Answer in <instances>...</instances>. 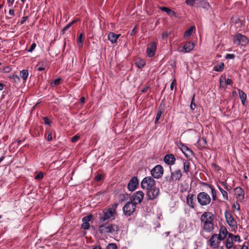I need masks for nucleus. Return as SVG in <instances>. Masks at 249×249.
<instances>
[{
  "label": "nucleus",
  "mask_w": 249,
  "mask_h": 249,
  "mask_svg": "<svg viewBox=\"0 0 249 249\" xmlns=\"http://www.w3.org/2000/svg\"><path fill=\"white\" fill-rule=\"evenodd\" d=\"M214 215L209 212L204 213L200 217V220L203 225V229L207 232L212 231L214 229L213 221Z\"/></svg>",
  "instance_id": "obj_1"
},
{
  "label": "nucleus",
  "mask_w": 249,
  "mask_h": 249,
  "mask_svg": "<svg viewBox=\"0 0 249 249\" xmlns=\"http://www.w3.org/2000/svg\"><path fill=\"white\" fill-rule=\"evenodd\" d=\"M118 206V204L115 203L104 209L102 213L100 215V222H103L108 219L114 220L117 215L116 209Z\"/></svg>",
  "instance_id": "obj_2"
},
{
  "label": "nucleus",
  "mask_w": 249,
  "mask_h": 249,
  "mask_svg": "<svg viewBox=\"0 0 249 249\" xmlns=\"http://www.w3.org/2000/svg\"><path fill=\"white\" fill-rule=\"evenodd\" d=\"M119 230L120 229L118 225L109 223L100 225L98 228V231L101 234L116 235L118 234Z\"/></svg>",
  "instance_id": "obj_3"
},
{
  "label": "nucleus",
  "mask_w": 249,
  "mask_h": 249,
  "mask_svg": "<svg viewBox=\"0 0 249 249\" xmlns=\"http://www.w3.org/2000/svg\"><path fill=\"white\" fill-rule=\"evenodd\" d=\"M226 222L231 229V231H236L237 229V222L234 219L231 213L226 210L224 213Z\"/></svg>",
  "instance_id": "obj_4"
},
{
  "label": "nucleus",
  "mask_w": 249,
  "mask_h": 249,
  "mask_svg": "<svg viewBox=\"0 0 249 249\" xmlns=\"http://www.w3.org/2000/svg\"><path fill=\"white\" fill-rule=\"evenodd\" d=\"M198 203L202 206H206L211 202L210 196L204 192L199 193L197 196Z\"/></svg>",
  "instance_id": "obj_5"
},
{
  "label": "nucleus",
  "mask_w": 249,
  "mask_h": 249,
  "mask_svg": "<svg viewBox=\"0 0 249 249\" xmlns=\"http://www.w3.org/2000/svg\"><path fill=\"white\" fill-rule=\"evenodd\" d=\"M233 42L237 45L244 46L249 43V39L245 36L238 33L233 36Z\"/></svg>",
  "instance_id": "obj_6"
},
{
  "label": "nucleus",
  "mask_w": 249,
  "mask_h": 249,
  "mask_svg": "<svg viewBox=\"0 0 249 249\" xmlns=\"http://www.w3.org/2000/svg\"><path fill=\"white\" fill-rule=\"evenodd\" d=\"M136 205L131 201L127 202L123 208L124 214L126 216L131 215L135 211Z\"/></svg>",
  "instance_id": "obj_7"
},
{
  "label": "nucleus",
  "mask_w": 249,
  "mask_h": 249,
  "mask_svg": "<svg viewBox=\"0 0 249 249\" xmlns=\"http://www.w3.org/2000/svg\"><path fill=\"white\" fill-rule=\"evenodd\" d=\"M146 190V196L149 200L156 199L160 195V190L155 185Z\"/></svg>",
  "instance_id": "obj_8"
},
{
  "label": "nucleus",
  "mask_w": 249,
  "mask_h": 249,
  "mask_svg": "<svg viewBox=\"0 0 249 249\" xmlns=\"http://www.w3.org/2000/svg\"><path fill=\"white\" fill-rule=\"evenodd\" d=\"M141 187L143 189H147L155 185V181L151 177H145L141 182Z\"/></svg>",
  "instance_id": "obj_9"
},
{
  "label": "nucleus",
  "mask_w": 249,
  "mask_h": 249,
  "mask_svg": "<svg viewBox=\"0 0 249 249\" xmlns=\"http://www.w3.org/2000/svg\"><path fill=\"white\" fill-rule=\"evenodd\" d=\"M152 177L155 178H160L163 174V168L160 165H157L151 171Z\"/></svg>",
  "instance_id": "obj_10"
},
{
  "label": "nucleus",
  "mask_w": 249,
  "mask_h": 249,
  "mask_svg": "<svg viewBox=\"0 0 249 249\" xmlns=\"http://www.w3.org/2000/svg\"><path fill=\"white\" fill-rule=\"evenodd\" d=\"M144 193L141 191L134 193L131 196V201L135 204L141 203L144 197Z\"/></svg>",
  "instance_id": "obj_11"
},
{
  "label": "nucleus",
  "mask_w": 249,
  "mask_h": 249,
  "mask_svg": "<svg viewBox=\"0 0 249 249\" xmlns=\"http://www.w3.org/2000/svg\"><path fill=\"white\" fill-rule=\"evenodd\" d=\"M182 174L180 169H177L171 173V176L168 178L166 177V179L170 182L173 181H178L182 177Z\"/></svg>",
  "instance_id": "obj_12"
},
{
  "label": "nucleus",
  "mask_w": 249,
  "mask_h": 249,
  "mask_svg": "<svg viewBox=\"0 0 249 249\" xmlns=\"http://www.w3.org/2000/svg\"><path fill=\"white\" fill-rule=\"evenodd\" d=\"M234 196L237 201L243 202L245 198V191L241 187H237L234 189Z\"/></svg>",
  "instance_id": "obj_13"
},
{
  "label": "nucleus",
  "mask_w": 249,
  "mask_h": 249,
  "mask_svg": "<svg viewBox=\"0 0 249 249\" xmlns=\"http://www.w3.org/2000/svg\"><path fill=\"white\" fill-rule=\"evenodd\" d=\"M178 147L187 158L194 156V153L193 151L182 142L179 143Z\"/></svg>",
  "instance_id": "obj_14"
},
{
  "label": "nucleus",
  "mask_w": 249,
  "mask_h": 249,
  "mask_svg": "<svg viewBox=\"0 0 249 249\" xmlns=\"http://www.w3.org/2000/svg\"><path fill=\"white\" fill-rule=\"evenodd\" d=\"M219 237L217 234H213L209 240L210 247L215 248L216 246H218L217 245L219 244L220 241L222 240Z\"/></svg>",
  "instance_id": "obj_15"
},
{
  "label": "nucleus",
  "mask_w": 249,
  "mask_h": 249,
  "mask_svg": "<svg viewBox=\"0 0 249 249\" xmlns=\"http://www.w3.org/2000/svg\"><path fill=\"white\" fill-rule=\"evenodd\" d=\"M194 47L193 42H189L186 43L183 47H179L178 50L179 52L184 53L190 52Z\"/></svg>",
  "instance_id": "obj_16"
},
{
  "label": "nucleus",
  "mask_w": 249,
  "mask_h": 249,
  "mask_svg": "<svg viewBox=\"0 0 249 249\" xmlns=\"http://www.w3.org/2000/svg\"><path fill=\"white\" fill-rule=\"evenodd\" d=\"M139 181L137 177H133L127 185V189L130 191H133L137 186Z\"/></svg>",
  "instance_id": "obj_17"
},
{
  "label": "nucleus",
  "mask_w": 249,
  "mask_h": 249,
  "mask_svg": "<svg viewBox=\"0 0 249 249\" xmlns=\"http://www.w3.org/2000/svg\"><path fill=\"white\" fill-rule=\"evenodd\" d=\"M176 159L172 154H166L164 157V161L168 165H173L175 163Z\"/></svg>",
  "instance_id": "obj_18"
},
{
  "label": "nucleus",
  "mask_w": 249,
  "mask_h": 249,
  "mask_svg": "<svg viewBox=\"0 0 249 249\" xmlns=\"http://www.w3.org/2000/svg\"><path fill=\"white\" fill-rule=\"evenodd\" d=\"M92 214L84 217L82 218V221L83 222L82 224V228L84 230H88L89 228L90 225L89 222L92 219Z\"/></svg>",
  "instance_id": "obj_19"
},
{
  "label": "nucleus",
  "mask_w": 249,
  "mask_h": 249,
  "mask_svg": "<svg viewBox=\"0 0 249 249\" xmlns=\"http://www.w3.org/2000/svg\"><path fill=\"white\" fill-rule=\"evenodd\" d=\"M156 50V44L155 42H152L150 46L147 48L146 53L149 57H152L155 54Z\"/></svg>",
  "instance_id": "obj_20"
},
{
  "label": "nucleus",
  "mask_w": 249,
  "mask_h": 249,
  "mask_svg": "<svg viewBox=\"0 0 249 249\" xmlns=\"http://www.w3.org/2000/svg\"><path fill=\"white\" fill-rule=\"evenodd\" d=\"M195 195L189 194L186 197V201L188 205L191 208H194L195 206Z\"/></svg>",
  "instance_id": "obj_21"
},
{
  "label": "nucleus",
  "mask_w": 249,
  "mask_h": 249,
  "mask_svg": "<svg viewBox=\"0 0 249 249\" xmlns=\"http://www.w3.org/2000/svg\"><path fill=\"white\" fill-rule=\"evenodd\" d=\"M196 2V7H201L205 10H208L210 8V5L207 0H197Z\"/></svg>",
  "instance_id": "obj_22"
},
{
  "label": "nucleus",
  "mask_w": 249,
  "mask_h": 249,
  "mask_svg": "<svg viewBox=\"0 0 249 249\" xmlns=\"http://www.w3.org/2000/svg\"><path fill=\"white\" fill-rule=\"evenodd\" d=\"M159 9L163 12H165L170 17H177V14L175 12L171 9L166 7H160Z\"/></svg>",
  "instance_id": "obj_23"
},
{
  "label": "nucleus",
  "mask_w": 249,
  "mask_h": 249,
  "mask_svg": "<svg viewBox=\"0 0 249 249\" xmlns=\"http://www.w3.org/2000/svg\"><path fill=\"white\" fill-rule=\"evenodd\" d=\"M120 34H116L113 32H110L107 36L108 39L111 43H116L118 38L120 36Z\"/></svg>",
  "instance_id": "obj_24"
},
{
  "label": "nucleus",
  "mask_w": 249,
  "mask_h": 249,
  "mask_svg": "<svg viewBox=\"0 0 249 249\" xmlns=\"http://www.w3.org/2000/svg\"><path fill=\"white\" fill-rule=\"evenodd\" d=\"M228 233V231L227 228L225 226H222L220 227L219 234H217L220 237L219 238L223 240L226 237Z\"/></svg>",
  "instance_id": "obj_25"
},
{
  "label": "nucleus",
  "mask_w": 249,
  "mask_h": 249,
  "mask_svg": "<svg viewBox=\"0 0 249 249\" xmlns=\"http://www.w3.org/2000/svg\"><path fill=\"white\" fill-rule=\"evenodd\" d=\"M202 184L204 186H206L210 188V189L211 190L212 199L213 201H215L216 199V191L215 190L214 187L212 185L208 184L207 183L204 182L202 183Z\"/></svg>",
  "instance_id": "obj_26"
},
{
  "label": "nucleus",
  "mask_w": 249,
  "mask_h": 249,
  "mask_svg": "<svg viewBox=\"0 0 249 249\" xmlns=\"http://www.w3.org/2000/svg\"><path fill=\"white\" fill-rule=\"evenodd\" d=\"M238 91L239 97L241 99L242 104L243 105H245V102L247 99V95L242 90H241L240 89H238Z\"/></svg>",
  "instance_id": "obj_27"
},
{
  "label": "nucleus",
  "mask_w": 249,
  "mask_h": 249,
  "mask_svg": "<svg viewBox=\"0 0 249 249\" xmlns=\"http://www.w3.org/2000/svg\"><path fill=\"white\" fill-rule=\"evenodd\" d=\"M183 172L186 175L188 174L190 168V163L185 160H183Z\"/></svg>",
  "instance_id": "obj_28"
},
{
  "label": "nucleus",
  "mask_w": 249,
  "mask_h": 249,
  "mask_svg": "<svg viewBox=\"0 0 249 249\" xmlns=\"http://www.w3.org/2000/svg\"><path fill=\"white\" fill-rule=\"evenodd\" d=\"M9 78L12 82L18 84L20 82V78L17 74H12L9 76Z\"/></svg>",
  "instance_id": "obj_29"
},
{
  "label": "nucleus",
  "mask_w": 249,
  "mask_h": 249,
  "mask_svg": "<svg viewBox=\"0 0 249 249\" xmlns=\"http://www.w3.org/2000/svg\"><path fill=\"white\" fill-rule=\"evenodd\" d=\"M233 245V242L232 239L227 238L225 241V246L227 249H230L232 248Z\"/></svg>",
  "instance_id": "obj_30"
},
{
  "label": "nucleus",
  "mask_w": 249,
  "mask_h": 249,
  "mask_svg": "<svg viewBox=\"0 0 249 249\" xmlns=\"http://www.w3.org/2000/svg\"><path fill=\"white\" fill-rule=\"evenodd\" d=\"M29 73L27 70H23L20 71V75L24 81H26L28 78Z\"/></svg>",
  "instance_id": "obj_31"
},
{
  "label": "nucleus",
  "mask_w": 249,
  "mask_h": 249,
  "mask_svg": "<svg viewBox=\"0 0 249 249\" xmlns=\"http://www.w3.org/2000/svg\"><path fill=\"white\" fill-rule=\"evenodd\" d=\"M217 187H218V188L219 189L220 192L222 194L223 198L225 200H228L229 198H228V193L226 191H225L224 189L221 188L218 185Z\"/></svg>",
  "instance_id": "obj_32"
},
{
  "label": "nucleus",
  "mask_w": 249,
  "mask_h": 249,
  "mask_svg": "<svg viewBox=\"0 0 249 249\" xmlns=\"http://www.w3.org/2000/svg\"><path fill=\"white\" fill-rule=\"evenodd\" d=\"M224 63H222L219 65H217L213 67V70L216 71H221L224 69Z\"/></svg>",
  "instance_id": "obj_33"
},
{
  "label": "nucleus",
  "mask_w": 249,
  "mask_h": 249,
  "mask_svg": "<svg viewBox=\"0 0 249 249\" xmlns=\"http://www.w3.org/2000/svg\"><path fill=\"white\" fill-rule=\"evenodd\" d=\"M61 80V79L60 78H58L53 81L50 84L51 87H53L54 86L59 85L60 84Z\"/></svg>",
  "instance_id": "obj_34"
},
{
  "label": "nucleus",
  "mask_w": 249,
  "mask_h": 249,
  "mask_svg": "<svg viewBox=\"0 0 249 249\" xmlns=\"http://www.w3.org/2000/svg\"><path fill=\"white\" fill-rule=\"evenodd\" d=\"M83 35L82 33H81L79 36H78V39H77V43L78 45V46L79 47H81L83 46Z\"/></svg>",
  "instance_id": "obj_35"
},
{
  "label": "nucleus",
  "mask_w": 249,
  "mask_h": 249,
  "mask_svg": "<svg viewBox=\"0 0 249 249\" xmlns=\"http://www.w3.org/2000/svg\"><path fill=\"white\" fill-rule=\"evenodd\" d=\"M197 0H186L185 3L189 6L196 7Z\"/></svg>",
  "instance_id": "obj_36"
},
{
  "label": "nucleus",
  "mask_w": 249,
  "mask_h": 249,
  "mask_svg": "<svg viewBox=\"0 0 249 249\" xmlns=\"http://www.w3.org/2000/svg\"><path fill=\"white\" fill-rule=\"evenodd\" d=\"M193 32V27L191 26L185 31L184 33V36L185 37H189L192 35Z\"/></svg>",
  "instance_id": "obj_37"
},
{
  "label": "nucleus",
  "mask_w": 249,
  "mask_h": 249,
  "mask_svg": "<svg viewBox=\"0 0 249 249\" xmlns=\"http://www.w3.org/2000/svg\"><path fill=\"white\" fill-rule=\"evenodd\" d=\"M226 80L227 79H226V75H222L220 78V80H219L220 84L223 87H224V85L226 83Z\"/></svg>",
  "instance_id": "obj_38"
},
{
  "label": "nucleus",
  "mask_w": 249,
  "mask_h": 249,
  "mask_svg": "<svg viewBox=\"0 0 249 249\" xmlns=\"http://www.w3.org/2000/svg\"><path fill=\"white\" fill-rule=\"evenodd\" d=\"M76 21V20H73L71 22L69 23L68 25H67L63 29V32L64 33L66 31H67L72 24H73L74 23H75Z\"/></svg>",
  "instance_id": "obj_39"
},
{
  "label": "nucleus",
  "mask_w": 249,
  "mask_h": 249,
  "mask_svg": "<svg viewBox=\"0 0 249 249\" xmlns=\"http://www.w3.org/2000/svg\"><path fill=\"white\" fill-rule=\"evenodd\" d=\"M232 209L234 210L236 209L237 211H239L240 210V207L237 202H234L231 207Z\"/></svg>",
  "instance_id": "obj_40"
},
{
  "label": "nucleus",
  "mask_w": 249,
  "mask_h": 249,
  "mask_svg": "<svg viewBox=\"0 0 249 249\" xmlns=\"http://www.w3.org/2000/svg\"><path fill=\"white\" fill-rule=\"evenodd\" d=\"M136 65L139 68H142L144 66L145 63L142 60H140L136 63Z\"/></svg>",
  "instance_id": "obj_41"
},
{
  "label": "nucleus",
  "mask_w": 249,
  "mask_h": 249,
  "mask_svg": "<svg viewBox=\"0 0 249 249\" xmlns=\"http://www.w3.org/2000/svg\"><path fill=\"white\" fill-rule=\"evenodd\" d=\"M106 249H117V247L115 244L111 243L107 246Z\"/></svg>",
  "instance_id": "obj_42"
},
{
  "label": "nucleus",
  "mask_w": 249,
  "mask_h": 249,
  "mask_svg": "<svg viewBox=\"0 0 249 249\" xmlns=\"http://www.w3.org/2000/svg\"><path fill=\"white\" fill-rule=\"evenodd\" d=\"M176 86H177V82L175 79H174L172 81L171 85H170V89L171 90H173L174 88L176 89Z\"/></svg>",
  "instance_id": "obj_43"
},
{
  "label": "nucleus",
  "mask_w": 249,
  "mask_h": 249,
  "mask_svg": "<svg viewBox=\"0 0 249 249\" xmlns=\"http://www.w3.org/2000/svg\"><path fill=\"white\" fill-rule=\"evenodd\" d=\"M196 107V104L195 103V95H194L193 97L191 100L190 108L192 110H194Z\"/></svg>",
  "instance_id": "obj_44"
},
{
  "label": "nucleus",
  "mask_w": 249,
  "mask_h": 249,
  "mask_svg": "<svg viewBox=\"0 0 249 249\" xmlns=\"http://www.w3.org/2000/svg\"><path fill=\"white\" fill-rule=\"evenodd\" d=\"M43 178V174L42 172H40L38 173L36 176L35 177V179L36 180H40L42 179Z\"/></svg>",
  "instance_id": "obj_45"
},
{
  "label": "nucleus",
  "mask_w": 249,
  "mask_h": 249,
  "mask_svg": "<svg viewBox=\"0 0 249 249\" xmlns=\"http://www.w3.org/2000/svg\"><path fill=\"white\" fill-rule=\"evenodd\" d=\"M43 120L45 124L50 125L51 124V121L48 117H44Z\"/></svg>",
  "instance_id": "obj_46"
},
{
  "label": "nucleus",
  "mask_w": 249,
  "mask_h": 249,
  "mask_svg": "<svg viewBox=\"0 0 249 249\" xmlns=\"http://www.w3.org/2000/svg\"><path fill=\"white\" fill-rule=\"evenodd\" d=\"M232 241H237L238 242H241L242 240H241L240 237L238 235H234L233 238L232 239Z\"/></svg>",
  "instance_id": "obj_47"
},
{
  "label": "nucleus",
  "mask_w": 249,
  "mask_h": 249,
  "mask_svg": "<svg viewBox=\"0 0 249 249\" xmlns=\"http://www.w3.org/2000/svg\"><path fill=\"white\" fill-rule=\"evenodd\" d=\"M225 58L226 59H233L235 58V55L234 54L227 53L225 56Z\"/></svg>",
  "instance_id": "obj_48"
},
{
  "label": "nucleus",
  "mask_w": 249,
  "mask_h": 249,
  "mask_svg": "<svg viewBox=\"0 0 249 249\" xmlns=\"http://www.w3.org/2000/svg\"><path fill=\"white\" fill-rule=\"evenodd\" d=\"M36 47V44L35 43H33L30 46V49L28 50L29 52H32Z\"/></svg>",
  "instance_id": "obj_49"
},
{
  "label": "nucleus",
  "mask_w": 249,
  "mask_h": 249,
  "mask_svg": "<svg viewBox=\"0 0 249 249\" xmlns=\"http://www.w3.org/2000/svg\"><path fill=\"white\" fill-rule=\"evenodd\" d=\"M169 34L167 32H164L162 34V39H165L167 38L169 36Z\"/></svg>",
  "instance_id": "obj_50"
},
{
  "label": "nucleus",
  "mask_w": 249,
  "mask_h": 249,
  "mask_svg": "<svg viewBox=\"0 0 249 249\" xmlns=\"http://www.w3.org/2000/svg\"><path fill=\"white\" fill-rule=\"evenodd\" d=\"M79 138H80L79 136H78L77 135H75L71 138V142H76Z\"/></svg>",
  "instance_id": "obj_51"
},
{
  "label": "nucleus",
  "mask_w": 249,
  "mask_h": 249,
  "mask_svg": "<svg viewBox=\"0 0 249 249\" xmlns=\"http://www.w3.org/2000/svg\"><path fill=\"white\" fill-rule=\"evenodd\" d=\"M221 183L224 186L225 189L229 190L228 184L226 182L222 181L221 182Z\"/></svg>",
  "instance_id": "obj_52"
},
{
  "label": "nucleus",
  "mask_w": 249,
  "mask_h": 249,
  "mask_svg": "<svg viewBox=\"0 0 249 249\" xmlns=\"http://www.w3.org/2000/svg\"><path fill=\"white\" fill-rule=\"evenodd\" d=\"M231 84H232V81H231V80L230 79L228 78V79L226 80V83H225V85H225V86H226V85H231Z\"/></svg>",
  "instance_id": "obj_53"
},
{
  "label": "nucleus",
  "mask_w": 249,
  "mask_h": 249,
  "mask_svg": "<svg viewBox=\"0 0 249 249\" xmlns=\"http://www.w3.org/2000/svg\"><path fill=\"white\" fill-rule=\"evenodd\" d=\"M7 1L8 6L10 7L13 5L15 0H7Z\"/></svg>",
  "instance_id": "obj_54"
},
{
  "label": "nucleus",
  "mask_w": 249,
  "mask_h": 249,
  "mask_svg": "<svg viewBox=\"0 0 249 249\" xmlns=\"http://www.w3.org/2000/svg\"><path fill=\"white\" fill-rule=\"evenodd\" d=\"M162 114V112L161 110H159L157 113V115H156V118H158V119H160V117H161V115Z\"/></svg>",
  "instance_id": "obj_55"
},
{
  "label": "nucleus",
  "mask_w": 249,
  "mask_h": 249,
  "mask_svg": "<svg viewBox=\"0 0 249 249\" xmlns=\"http://www.w3.org/2000/svg\"><path fill=\"white\" fill-rule=\"evenodd\" d=\"M101 178H102V175L98 174L95 177V180L97 181H99L101 179Z\"/></svg>",
  "instance_id": "obj_56"
},
{
  "label": "nucleus",
  "mask_w": 249,
  "mask_h": 249,
  "mask_svg": "<svg viewBox=\"0 0 249 249\" xmlns=\"http://www.w3.org/2000/svg\"><path fill=\"white\" fill-rule=\"evenodd\" d=\"M27 18H28V17H22L21 20L20 21L21 24H23L24 23V22H25V21L27 20Z\"/></svg>",
  "instance_id": "obj_57"
},
{
  "label": "nucleus",
  "mask_w": 249,
  "mask_h": 249,
  "mask_svg": "<svg viewBox=\"0 0 249 249\" xmlns=\"http://www.w3.org/2000/svg\"><path fill=\"white\" fill-rule=\"evenodd\" d=\"M9 14L10 15L12 16H14L15 15V11L14 9H10L9 11Z\"/></svg>",
  "instance_id": "obj_58"
},
{
  "label": "nucleus",
  "mask_w": 249,
  "mask_h": 249,
  "mask_svg": "<svg viewBox=\"0 0 249 249\" xmlns=\"http://www.w3.org/2000/svg\"><path fill=\"white\" fill-rule=\"evenodd\" d=\"M135 29H136V27H135L132 30L130 34V36H133L136 34V31Z\"/></svg>",
  "instance_id": "obj_59"
},
{
  "label": "nucleus",
  "mask_w": 249,
  "mask_h": 249,
  "mask_svg": "<svg viewBox=\"0 0 249 249\" xmlns=\"http://www.w3.org/2000/svg\"><path fill=\"white\" fill-rule=\"evenodd\" d=\"M47 139L48 141H50L52 140V135L51 133L48 134Z\"/></svg>",
  "instance_id": "obj_60"
},
{
  "label": "nucleus",
  "mask_w": 249,
  "mask_h": 249,
  "mask_svg": "<svg viewBox=\"0 0 249 249\" xmlns=\"http://www.w3.org/2000/svg\"><path fill=\"white\" fill-rule=\"evenodd\" d=\"M149 87H144V88L142 89V92H143V93H144V92H146L148 89Z\"/></svg>",
  "instance_id": "obj_61"
},
{
  "label": "nucleus",
  "mask_w": 249,
  "mask_h": 249,
  "mask_svg": "<svg viewBox=\"0 0 249 249\" xmlns=\"http://www.w3.org/2000/svg\"><path fill=\"white\" fill-rule=\"evenodd\" d=\"M228 238H230L231 239H232V238H233V236H234V235H233L232 233H228Z\"/></svg>",
  "instance_id": "obj_62"
},
{
  "label": "nucleus",
  "mask_w": 249,
  "mask_h": 249,
  "mask_svg": "<svg viewBox=\"0 0 249 249\" xmlns=\"http://www.w3.org/2000/svg\"><path fill=\"white\" fill-rule=\"evenodd\" d=\"M80 102L82 104H84L85 101V98L84 97H82L81 98H80Z\"/></svg>",
  "instance_id": "obj_63"
},
{
  "label": "nucleus",
  "mask_w": 249,
  "mask_h": 249,
  "mask_svg": "<svg viewBox=\"0 0 249 249\" xmlns=\"http://www.w3.org/2000/svg\"><path fill=\"white\" fill-rule=\"evenodd\" d=\"M241 249H249V248L247 246L244 245L242 246Z\"/></svg>",
  "instance_id": "obj_64"
}]
</instances>
